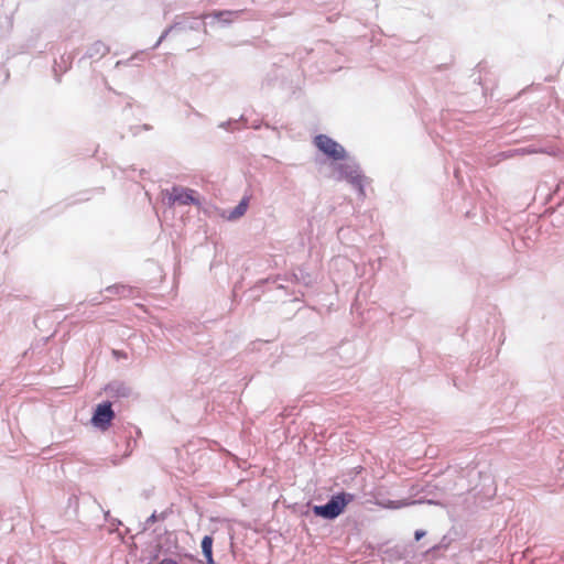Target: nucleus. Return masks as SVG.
<instances>
[{
  "mask_svg": "<svg viewBox=\"0 0 564 564\" xmlns=\"http://www.w3.org/2000/svg\"><path fill=\"white\" fill-rule=\"evenodd\" d=\"M314 144L328 158L338 161L346 158L345 149L326 134H318L314 138Z\"/></svg>",
  "mask_w": 564,
  "mask_h": 564,
  "instance_id": "obj_2",
  "label": "nucleus"
},
{
  "mask_svg": "<svg viewBox=\"0 0 564 564\" xmlns=\"http://www.w3.org/2000/svg\"><path fill=\"white\" fill-rule=\"evenodd\" d=\"M202 550L203 554L206 558V564H214L213 558V538L209 535H206L202 540Z\"/></svg>",
  "mask_w": 564,
  "mask_h": 564,
  "instance_id": "obj_5",
  "label": "nucleus"
},
{
  "mask_svg": "<svg viewBox=\"0 0 564 564\" xmlns=\"http://www.w3.org/2000/svg\"><path fill=\"white\" fill-rule=\"evenodd\" d=\"M194 194L195 192L193 189L180 186H174L171 191H166V195L171 205H198L199 202L197 198H195Z\"/></svg>",
  "mask_w": 564,
  "mask_h": 564,
  "instance_id": "obj_4",
  "label": "nucleus"
},
{
  "mask_svg": "<svg viewBox=\"0 0 564 564\" xmlns=\"http://www.w3.org/2000/svg\"><path fill=\"white\" fill-rule=\"evenodd\" d=\"M115 417V412L112 411L111 403L105 402L100 403L96 406V410L91 417V423L94 426L106 431L111 424V421Z\"/></svg>",
  "mask_w": 564,
  "mask_h": 564,
  "instance_id": "obj_3",
  "label": "nucleus"
},
{
  "mask_svg": "<svg viewBox=\"0 0 564 564\" xmlns=\"http://www.w3.org/2000/svg\"><path fill=\"white\" fill-rule=\"evenodd\" d=\"M340 174L349 181L351 184L357 185L361 189V176L357 174L355 171L347 172V167H344L343 165L339 166Z\"/></svg>",
  "mask_w": 564,
  "mask_h": 564,
  "instance_id": "obj_6",
  "label": "nucleus"
},
{
  "mask_svg": "<svg viewBox=\"0 0 564 564\" xmlns=\"http://www.w3.org/2000/svg\"><path fill=\"white\" fill-rule=\"evenodd\" d=\"M352 500L350 494H339L333 496L330 500L324 506H315L313 511L316 516L325 519H334L338 517L345 509V507Z\"/></svg>",
  "mask_w": 564,
  "mask_h": 564,
  "instance_id": "obj_1",
  "label": "nucleus"
},
{
  "mask_svg": "<svg viewBox=\"0 0 564 564\" xmlns=\"http://www.w3.org/2000/svg\"><path fill=\"white\" fill-rule=\"evenodd\" d=\"M540 151L535 150V149H520V150H516L514 154H525V153H539Z\"/></svg>",
  "mask_w": 564,
  "mask_h": 564,
  "instance_id": "obj_9",
  "label": "nucleus"
},
{
  "mask_svg": "<svg viewBox=\"0 0 564 564\" xmlns=\"http://www.w3.org/2000/svg\"><path fill=\"white\" fill-rule=\"evenodd\" d=\"M412 502L409 500H388L381 502L380 506L386 509H400L410 506Z\"/></svg>",
  "mask_w": 564,
  "mask_h": 564,
  "instance_id": "obj_8",
  "label": "nucleus"
},
{
  "mask_svg": "<svg viewBox=\"0 0 564 564\" xmlns=\"http://www.w3.org/2000/svg\"><path fill=\"white\" fill-rule=\"evenodd\" d=\"M248 205H249V198L243 197L240 200V203L235 207V209L231 212V214L229 215V219H237V218L241 217L242 215H245V213L247 212Z\"/></svg>",
  "mask_w": 564,
  "mask_h": 564,
  "instance_id": "obj_7",
  "label": "nucleus"
},
{
  "mask_svg": "<svg viewBox=\"0 0 564 564\" xmlns=\"http://www.w3.org/2000/svg\"><path fill=\"white\" fill-rule=\"evenodd\" d=\"M424 534H425L424 531H421V530L415 531V534H414L415 540L419 541L421 538L424 536Z\"/></svg>",
  "mask_w": 564,
  "mask_h": 564,
  "instance_id": "obj_10",
  "label": "nucleus"
}]
</instances>
